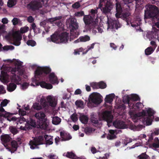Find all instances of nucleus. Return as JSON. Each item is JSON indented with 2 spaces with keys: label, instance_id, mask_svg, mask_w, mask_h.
Listing matches in <instances>:
<instances>
[{
  "label": "nucleus",
  "instance_id": "21",
  "mask_svg": "<svg viewBox=\"0 0 159 159\" xmlns=\"http://www.w3.org/2000/svg\"><path fill=\"white\" fill-rule=\"evenodd\" d=\"M60 134L63 141H67L71 139V137L70 134L64 131H61Z\"/></svg>",
  "mask_w": 159,
  "mask_h": 159
},
{
  "label": "nucleus",
  "instance_id": "55",
  "mask_svg": "<svg viewBox=\"0 0 159 159\" xmlns=\"http://www.w3.org/2000/svg\"><path fill=\"white\" fill-rule=\"evenodd\" d=\"M19 114L22 116L25 115L26 114V111L21 109L19 110Z\"/></svg>",
  "mask_w": 159,
  "mask_h": 159
},
{
  "label": "nucleus",
  "instance_id": "10",
  "mask_svg": "<svg viewBox=\"0 0 159 159\" xmlns=\"http://www.w3.org/2000/svg\"><path fill=\"white\" fill-rule=\"evenodd\" d=\"M43 138L42 136H39L34 138L33 140L30 142L29 144L30 148L34 149L37 148V146L43 143Z\"/></svg>",
  "mask_w": 159,
  "mask_h": 159
},
{
  "label": "nucleus",
  "instance_id": "15",
  "mask_svg": "<svg viewBox=\"0 0 159 159\" xmlns=\"http://www.w3.org/2000/svg\"><path fill=\"white\" fill-rule=\"evenodd\" d=\"M28 7L34 10L38 9L42 7V4L37 0L32 1L28 5Z\"/></svg>",
  "mask_w": 159,
  "mask_h": 159
},
{
  "label": "nucleus",
  "instance_id": "52",
  "mask_svg": "<svg viewBox=\"0 0 159 159\" xmlns=\"http://www.w3.org/2000/svg\"><path fill=\"white\" fill-rule=\"evenodd\" d=\"M95 44V43H93L90 46H88L87 47L88 49L86 51V52H87L89 50L93 48Z\"/></svg>",
  "mask_w": 159,
  "mask_h": 159
},
{
  "label": "nucleus",
  "instance_id": "36",
  "mask_svg": "<svg viewBox=\"0 0 159 159\" xmlns=\"http://www.w3.org/2000/svg\"><path fill=\"white\" fill-rule=\"evenodd\" d=\"M90 40V37L88 35H84L80 37V42H86L89 41Z\"/></svg>",
  "mask_w": 159,
  "mask_h": 159
},
{
  "label": "nucleus",
  "instance_id": "19",
  "mask_svg": "<svg viewBox=\"0 0 159 159\" xmlns=\"http://www.w3.org/2000/svg\"><path fill=\"white\" fill-rule=\"evenodd\" d=\"M59 43H66L69 39V34L66 33H63L59 35Z\"/></svg>",
  "mask_w": 159,
  "mask_h": 159
},
{
  "label": "nucleus",
  "instance_id": "32",
  "mask_svg": "<svg viewBox=\"0 0 159 159\" xmlns=\"http://www.w3.org/2000/svg\"><path fill=\"white\" fill-rule=\"evenodd\" d=\"M114 96L115 95L114 94L107 95L105 99V102L107 103H111L112 102Z\"/></svg>",
  "mask_w": 159,
  "mask_h": 159
},
{
  "label": "nucleus",
  "instance_id": "22",
  "mask_svg": "<svg viewBox=\"0 0 159 159\" xmlns=\"http://www.w3.org/2000/svg\"><path fill=\"white\" fill-rule=\"evenodd\" d=\"M0 138L2 143L4 145H7L6 144H4L9 142L11 139L10 135L7 134H4L1 135Z\"/></svg>",
  "mask_w": 159,
  "mask_h": 159
},
{
  "label": "nucleus",
  "instance_id": "47",
  "mask_svg": "<svg viewBox=\"0 0 159 159\" xmlns=\"http://www.w3.org/2000/svg\"><path fill=\"white\" fill-rule=\"evenodd\" d=\"M75 105L79 107H82L83 105V102L81 101H77L75 102Z\"/></svg>",
  "mask_w": 159,
  "mask_h": 159
},
{
  "label": "nucleus",
  "instance_id": "18",
  "mask_svg": "<svg viewBox=\"0 0 159 159\" xmlns=\"http://www.w3.org/2000/svg\"><path fill=\"white\" fill-rule=\"evenodd\" d=\"M113 5L109 2H107L106 4L105 7H104L101 10L102 13L105 14L110 13L113 8Z\"/></svg>",
  "mask_w": 159,
  "mask_h": 159
},
{
  "label": "nucleus",
  "instance_id": "37",
  "mask_svg": "<svg viewBox=\"0 0 159 159\" xmlns=\"http://www.w3.org/2000/svg\"><path fill=\"white\" fill-rule=\"evenodd\" d=\"M16 0H9L7 2V5L10 7H11L16 4Z\"/></svg>",
  "mask_w": 159,
  "mask_h": 159
},
{
  "label": "nucleus",
  "instance_id": "57",
  "mask_svg": "<svg viewBox=\"0 0 159 159\" xmlns=\"http://www.w3.org/2000/svg\"><path fill=\"white\" fill-rule=\"evenodd\" d=\"M5 27V25H2L0 26V36H1L2 33L3 32Z\"/></svg>",
  "mask_w": 159,
  "mask_h": 159
},
{
  "label": "nucleus",
  "instance_id": "62",
  "mask_svg": "<svg viewBox=\"0 0 159 159\" xmlns=\"http://www.w3.org/2000/svg\"><path fill=\"white\" fill-rule=\"evenodd\" d=\"M81 92L80 89H77L75 91L74 93L75 95L80 94L81 93Z\"/></svg>",
  "mask_w": 159,
  "mask_h": 159
},
{
  "label": "nucleus",
  "instance_id": "26",
  "mask_svg": "<svg viewBox=\"0 0 159 159\" xmlns=\"http://www.w3.org/2000/svg\"><path fill=\"white\" fill-rule=\"evenodd\" d=\"M117 133L116 131L113 130H110L109 134L107 136V139L111 140L114 139L116 138Z\"/></svg>",
  "mask_w": 159,
  "mask_h": 159
},
{
  "label": "nucleus",
  "instance_id": "41",
  "mask_svg": "<svg viewBox=\"0 0 159 159\" xmlns=\"http://www.w3.org/2000/svg\"><path fill=\"white\" fill-rule=\"evenodd\" d=\"M66 156L72 159H76V157L75 155L72 152H68L66 155Z\"/></svg>",
  "mask_w": 159,
  "mask_h": 159
},
{
  "label": "nucleus",
  "instance_id": "23",
  "mask_svg": "<svg viewBox=\"0 0 159 159\" xmlns=\"http://www.w3.org/2000/svg\"><path fill=\"white\" fill-rule=\"evenodd\" d=\"M47 100L51 106L54 107L56 105V100L53 96L49 95L47 97Z\"/></svg>",
  "mask_w": 159,
  "mask_h": 159
},
{
  "label": "nucleus",
  "instance_id": "40",
  "mask_svg": "<svg viewBox=\"0 0 159 159\" xmlns=\"http://www.w3.org/2000/svg\"><path fill=\"white\" fill-rule=\"evenodd\" d=\"M14 48V46L12 45L5 46L2 48L3 50L5 51H7L9 50H13Z\"/></svg>",
  "mask_w": 159,
  "mask_h": 159
},
{
  "label": "nucleus",
  "instance_id": "5",
  "mask_svg": "<svg viewBox=\"0 0 159 159\" xmlns=\"http://www.w3.org/2000/svg\"><path fill=\"white\" fill-rule=\"evenodd\" d=\"M29 30V28L27 26H25L20 28V31L15 32L12 34V38L11 39L13 41V44L16 46L20 45V40L21 39V36L20 34L24 33L27 32Z\"/></svg>",
  "mask_w": 159,
  "mask_h": 159
},
{
  "label": "nucleus",
  "instance_id": "16",
  "mask_svg": "<svg viewBox=\"0 0 159 159\" xmlns=\"http://www.w3.org/2000/svg\"><path fill=\"white\" fill-rule=\"evenodd\" d=\"M90 101L95 104L101 103V97L99 94L94 93L92 94L90 96Z\"/></svg>",
  "mask_w": 159,
  "mask_h": 159
},
{
  "label": "nucleus",
  "instance_id": "60",
  "mask_svg": "<svg viewBox=\"0 0 159 159\" xmlns=\"http://www.w3.org/2000/svg\"><path fill=\"white\" fill-rule=\"evenodd\" d=\"M27 20L29 22L32 23L34 21V19L31 16H30L28 18Z\"/></svg>",
  "mask_w": 159,
  "mask_h": 159
},
{
  "label": "nucleus",
  "instance_id": "14",
  "mask_svg": "<svg viewBox=\"0 0 159 159\" xmlns=\"http://www.w3.org/2000/svg\"><path fill=\"white\" fill-rule=\"evenodd\" d=\"M9 102V100L5 99L1 102L0 104V111L2 112V115L6 117H9L10 115V113L5 111L3 107L6 106Z\"/></svg>",
  "mask_w": 159,
  "mask_h": 159
},
{
  "label": "nucleus",
  "instance_id": "53",
  "mask_svg": "<svg viewBox=\"0 0 159 159\" xmlns=\"http://www.w3.org/2000/svg\"><path fill=\"white\" fill-rule=\"evenodd\" d=\"M29 85L27 83H23L21 85V89H25L27 88L28 86Z\"/></svg>",
  "mask_w": 159,
  "mask_h": 159
},
{
  "label": "nucleus",
  "instance_id": "29",
  "mask_svg": "<svg viewBox=\"0 0 159 159\" xmlns=\"http://www.w3.org/2000/svg\"><path fill=\"white\" fill-rule=\"evenodd\" d=\"M100 84H98V83H95V82H93L90 83L91 86L93 88V89H104L105 88V85L104 84L102 83V84L103 85V87Z\"/></svg>",
  "mask_w": 159,
  "mask_h": 159
},
{
  "label": "nucleus",
  "instance_id": "64",
  "mask_svg": "<svg viewBox=\"0 0 159 159\" xmlns=\"http://www.w3.org/2000/svg\"><path fill=\"white\" fill-rule=\"evenodd\" d=\"M91 121L92 122L95 124H97L98 123V121L96 118L92 117L91 118Z\"/></svg>",
  "mask_w": 159,
  "mask_h": 159
},
{
  "label": "nucleus",
  "instance_id": "3",
  "mask_svg": "<svg viewBox=\"0 0 159 159\" xmlns=\"http://www.w3.org/2000/svg\"><path fill=\"white\" fill-rule=\"evenodd\" d=\"M34 116L37 120L39 127L42 129H46L49 123L45 114L42 111L39 112L35 114Z\"/></svg>",
  "mask_w": 159,
  "mask_h": 159
},
{
  "label": "nucleus",
  "instance_id": "54",
  "mask_svg": "<svg viewBox=\"0 0 159 159\" xmlns=\"http://www.w3.org/2000/svg\"><path fill=\"white\" fill-rule=\"evenodd\" d=\"M9 21L7 18L5 17L2 18V22L3 24H6L8 23Z\"/></svg>",
  "mask_w": 159,
  "mask_h": 159
},
{
  "label": "nucleus",
  "instance_id": "34",
  "mask_svg": "<svg viewBox=\"0 0 159 159\" xmlns=\"http://www.w3.org/2000/svg\"><path fill=\"white\" fill-rule=\"evenodd\" d=\"M61 122V119L57 116H54L52 118V123L54 125H58Z\"/></svg>",
  "mask_w": 159,
  "mask_h": 159
},
{
  "label": "nucleus",
  "instance_id": "20",
  "mask_svg": "<svg viewBox=\"0 0 159 159\" xmlns=\"http://www.w3.org/2000/svg\"><path fill=\"white\" fill-rule=\"evenodd\" d=\"M113 124L116 128L118 129H124L127 127L126 125L122 121H116L113 123Z\"/></svg>",
  "mask_w": 159,
  "mask_h": 159
},
{
  "label": "nucleus",
  "instance_id": "38",
  "mask_svg": "<svg viewBox=\"0 0 159 159\" xmlns=\"http://www.w3.org/2000/svg\"><path fill=\"white\" fill-rule=\"evenodd\" d=\"M138 159H149V157L145 153L141 154L138 157Z\"/></svg>",
  "mask_w": 159,
  "mask_h": 159
},
{
  "label": "nucleus",
  "instance_id": "50",
  "mask_svg": "<svg viewBox=\"0 0 159 159\" xmlns=\"http://www.w3.org/2000/svg\"><path fill=\"white\" fill-rule=\"evenodd\" d=\"M80 6V3L79 2H76L72 5V7L74 8H78Z\"/></svg>",
  "mask_w": 159,
  "mask_h": 159
},
{
  "label": "nucleus",
  "instance_id": "28",
  "mask_svg": "<svg viewBox=\"0 0 159 159\" xmlns=\"http://www.w3.org/2000/svg\"><path fill=\"white\" fill-rule=\"evenodd\" d=\"M79 119L82 123L85 124L87 123L89 120L88 116L83 114H80Z\"/></svg>",
  "mask_w": 159,
  "mask_h": 159
},
{
  "label": "nucleus",
  "instance_id": "51",
  "mask_svg": "<svg viewBox=\"0 0 159 159\" xmlns=\"http://www.w3.org/2000/svg\"><path fill=\"white\" fill-rule=\"evenodd\" d=\"M152 135H158L159 134V128L155 129L154 131L152 133Z\"/></svg>",
  "mask_w": 159,
  "mask_h": 159
},
{
  "label": "nucleus",
  "instance_id": "6",
  "mask_svg": "<svg viewBox=\"0 0 159 159\" xmlns=\"http://www.w3.org/2000/svg\"><path fill=\"white\" fill-rule=\"evenodd\" d=\"M66 23L70 29L71 34L74 36L77 35L76 30L78 28L79 25L76 20L74 18H70L67 20Z\"/></svg>",
  "mask_w": 159,
  "mask_h": 159
},
{
  "label": "nucleus",
  "instance_id": "61",
  "mask_svg": "<svg viewBox=\"0 0 159 159\" xmlns=\"http://www.w3.org/2000/svg\"><path fill=\"white\" fill-rule=\"evenodd\" d=\"M143 127V125H139L136 127L135 130L139 131L142 129Z\"/></svg>",
  "mask_w": 159,
  "mask_h": 159
},
{
  "label": "nucleus",
  "instance_id": "9",
  "mask_svg": "<svg viewBox=\"0 0 159 159\" xmlns=\"http://www.w3.org/2000/svg\"><path fill=\"white\" fill-rule=\"evenodd\" d=\"M101 120H105L107 122L109 127L111 126L113 118L111 111H105L102 113L100 116Z\"/></svg>",
  "mask_w": 159,
  "mask_h": 159
},
{
  "label": "nucleus",
  "instance_id": "56",
  "mask_svg": "<svg viewBox=\"0 0 159 159\" xmlns=\"http://www.w3.org/2000/svg\"><path fill=\"white\" fill-rule=\"evenodd\" d=\"M98 9L96 8L95 9H92L90 11V13L92 15H94L98 12Z\"/></svg>",
  "mask_w": 159,
  "mask_h": 159
},
{
  "label": "nucleus",
  "instance_id": "24",
  "mask_svg": "<svg viewBox=\"0 0 159 159\" xmlns=\"http://www.w3.org/2000/svg\"><path fill=\"white\" fill-rule=\"evenodd\" d=\"M116 13L115 14V16L117 18H119L122 11V9L120 4L118 2L116 3Z\"/></svg>",
  "mask_w": 159,
  "mask_h": 159
},
{
  "label": "nucleus",
  "instance_id": "7",
  "mask_svg": "<svg viewBox=\"0 0 159 159\" xmlns=\"http://www.w3.org/2000/svg\"><path fill=\"white\" fill-rule=\"evenodd\" d=\"M17 125L19 124H21L22 125H20V129L21 130H26L30 128L31 125L28 123V122L26 121L24 118L21 117L20 119H18L17 120ZM33 127H35L36 125L34 123V125H31Z\"/></svg>",
  "mask_w": 159,
  "mask_h": 159
},
{
  "label": "nucleus",
  "instance_id": "59",
  "mask_svg": "<svg viewBox=\"0 0 159 159\" xmlns=\"http://www.w3.org/2000/svg\"><path fill=\"white\" fill-rule=\"evenodd\" d=\"M132 99L134 101H136L138 100L139 98L137 95H134L133 96Z\"/></svg>",
  "mask_w": 159,
  "mask_h": 159
},
{
  "label": "nucleus",
  "instance_id": "12",
  "mask_svg": "<svg viewBox=\"0 0 159 159\" xmlns=\"http://www.w3.org/2000/svg\"><path fill=\"white\" fill-rule=\"evenodd\" d=\"M40 103L41 106L39 103H35L33 104L32 107L35 110H39L42 109V107H44L48 105V103L45 98L43 96L40 99Z\"/></svg>",
  "mask_w": 159,
  "mask_h": 159
},
{
  "label": "nucleus",
  "instance_id": "33",
  "mask_svg": "<svg viewBox=\"0 0 159 159\" xmlns=\"http://www.w3.org/2000/svg\"><path fill=\"white\" fill-rule=\"evenodd\" d=\"M39 85L42 87L48 89H51L52 88V86L51 84L46 83L44 82H42L40 83Z\"/></svg>",
  "mask_w": 159,
  "mask_h": 159
},
{
  "label": "nucleus",
  "instance_id": "27",
  "mask_svg": "<svg viewBox=\"0 0 159 159\" xmlns=\"http://www.w3.org/2000/svg\"><path fill=\"white\" fill-rule=\"evenodd\" d=\"M49 78L50 81L53 84H58V81L57 80V77L53 73H51L49 75Z\"/></svg>",
  "mask_w": 159,
  "mask_h": 159
},
{
  "label": "nucleus",
  "instance_id": "43",
  "mask_svg": "<svg viewBox=\"0 0 159 159\" xmlns=\"http://www.w3.org/2000/svg\"><path fill=\"white\" fill-rule=\"evenodd\" d=\"M27 44L28 45H30L31 46L33 47L35 46L36 44V42L32 40H29L27 42Z\"/></svg>",
  "mask_w": 159,
  "mask_h": 159
},
{
  "label": "nucleus",
  "instance_id": "45",
  "mask_svg": "<svg viewBox=\"0 0 159 159\" xmlns=\"http://www.w3.org/2000/svg\"><path fill=\"white\" fill-rule=\"evenodd\" d=\"M70 118L72 121L74 122H76L78 120L77 115L76 114H73L70 116Z\"/></svg>",
  "mask_w": 159,
  "mask_h": 159
},
{
  "label": "nucleus",
  "instance_id": "42",
  "mask_svg": "<svg viewBox=\"0 0 159 159\" xmlns=\"http://www.w3.org/2000/svg\"><path fill=\"white\" fill-rule=\"evenodd\" d=\"M9 129L11 132L13 134H17L18 132L17 129L16 128L14 127L13 126H10L9 127Z\"/></svg>",
  "mask_w": 159,
  "mask_h": 159
},
{
  "label": "nucleus",
  "instance_id": "1",
  "mask_svg": "<svg viewBox=\"0 0 159 159\" xmlns=\"http://www.w3.org/2000/svg\"><path fill=\"white\" fill-rule=\"evenodd\" d=\"M129 98L128 96H125L123 98V101L125 103H128L130 109H132L129 111V113L133 120L134 122H136L138 120L141 119L144 124L147 125H151L152 119L154 118L153 115L154 113V111L151 108H148L147 110L148 115H146L144 110L141 112L135 114L132 111H134L133 109H136L142 108L143 107V105L141 102H138L134 105L129 102Z\"/></svg>",
  "mask_w": 159,
  "mask_h": 159
},
{
  "label": "nucleus",
  "instance_id": "13",
  "mask_svg": "<svg viewBox=\"0 0 159 159\" xmlns=\"http://www.w3.org/2000/svg\"><path fill=\"white\" fill-rule=\"evenodd\" d=\"M107 21L108 27L107 29L109 28H112L114 27L117 28L120 27V25L118 21L114 20L111 18H109L107 16Z\"/></svg>",
  "mask_w": 159,
  "mask_h": 159
},
{
  "label": "nucleus",
  "instance_id": "4",
  "mask_svg": "<svg viewBox=\"0 0 159 159\" xmlns=\"http://www.w3.org/2000/svg\"><path fill=\"white\" fill-rule=\"evenodd\" d=\"M146 10H145V18H148L155 17L157 18L159 11L158 8L155 6L152 5H147Z\"/></svg>",
  "mask_w": 159,
  "mask_h": 159
},
{
  "label": "nucleus",
  "instance_id": "17",
  "mask_svg": "<svg viewBox=\"0 0 159 159\" xmlns=\"http://www.w3.org/2000/svg\"><path fill=\"white\" fill-rule=\"evenodd\" d=\"M51 71V69L48 67H39L35 71V75H39L43 72L46 74L49 73Z\"/></svg>",
  "mask_w": 159,
  "mask_h": 159
},
{
  "label": "nucleus",
  "instance_id": "30",
  "mask_svg": "<svg viewBox=\"0 0 159 159\" xmlns=\"http://www.w3.org/2000/svg\"><path fill=\"white\" fill-rule=\"evenodd\" d=\"M59 35L57 33H55L51 36V41L57 43H59Z\"/></svg>",
  "mask_w": 159,
  "mask_h": 159
},
{
  "label": "nucleus",
  "instance_id": "44",
  "mask_svg": "<svg viewBox=\"0 0 159 159\" xmlns=\"http://www.w3.org/2000/svg\"><path fill=\"white\" fill-rule=\"evenodd\" d=\"M11 22L13 25H15L20 22V20L17 18H14L12 20Z\"/></svg>",
  "mask_w": 159,
  "mask_h": 159
},
{
  "label": "nucleus",
  "instance_id": "31",
  "mask_svg": "<svg viewBox=\"0 0 159 159\" xmlns=\"http://www.w3.org/2000/svg\"><path fill=\"white\" fill-rule=\"evenodd\" d=\"M150 147L155 148H159V140L158 138L156 137L154 139V143L150 145Z\"/></svg>",
  "mask_w": 159,
  "mask_h": 159
},
{
  "label": "nucleus",
  "instance_id": "58",
  "mask_svg": "<svg viewBox=\"0 0 159 159\" xmlns=\"http://www.w3.org/2000/svg\"><path fill=\"white\" fill-rule=\"evenodd\" d=\"M6 92L5 90L2 85H0V93H4Z\"/></svg>",
  "mask_w": 159,
  "mask_h": 159
},
{
  "label": "nucleus",
  "instance_id": "39",
  "mask_svg": "<svg viewBox=\"0 0 159 159\" xmlns=\"http://www.w3.org/2000/svg\"><path fill=\"white\" fill-rule=\"evenodd\" d=\"M153 51L152 48L151 47H149L145 50V52L146 55H149L152 53Z\"/></svg>",
  "mask_w": 159,
  "mask_h": 159
},
{
  "label": "nucleus",
  "instance_id": "2",
  "mask_svg": "<svg viewBox=\"0 0 159 159\" xmlns=\"http://www.w3.org/2000/svg\"><path fill=\"white\" fill-rule=\"evenodd\" d=\"M22 65V62L18 61H16L15 63V67L12 68L10 73L8 72V74L7 73L2 70L0 80L3 82H6L8 81L10 77L12 81L15 82L17 84H20L21 79L18 75L16 76V74L20 75L22 74L23 71L21 69Z\"/></svg>",
  "mask_w": 159,
  "mask_h": 159
},
{
  "label": "nucleus",
  "instance_id": "63",
  "mask_svg": "<svg viewBox=\"0 0 159 159\" xmlns=\"http://www.w3.org/2000/svg\"><path fill=\"white\" fill-rule=\"evenodd\" d=\"M44 138L46 141H48L52 139V137L51 136H48V135H45L44 136Z\"/></svg>",
  "mask_w": 159,
  "mask_h": 159
},
{
  "label": "nucleus",
  "instance_id": "25",
  "mask_svg": "<svg viewBox=\"0 0 159 159\" xmlns=\"http://www.w3.org/2000/svg\"><path fill=\"white\" fill-rule=\"evenodd\" d=\"M62 18V16H59L54 18H50L48 20V21L50 22H54L58 26L60 25L61 21L60 20Z\"/></svg>",
  "mask_w": 159,
  "mask_h": 159
},
{
  "label": "nucleus",
  "instance_id": "48",
  "mask_svg": "<svg viewBox=\"0 0 159 159\" xmlns=\"http://www.w3.org/2000/svg\"><path fill=\"white\" fill-rule=\"evenodd\" d=\"M84 15V12L83 11H78L76 12L75 14V16L77 17H80L83 16Z\"/></svg>",
  "mask_w": 159,
  "mask_h": 159
},
{
  "label": "nucleus",
  "instance_id": "49",
  "mask_svg": "<svg viewBox=\"0 0 159 159\" xmlns=\"http://www.w3.org/2000/svg\"><path fill=\"white\" fill-rule=\"evenodd\" d=\"M103 27L102 25L100 24L98 25L97 28V29L98 30V32L100 33H102L103 31Z\"/></svg>",
  "mask_w": 159,
  "mask_h": 159
},
{
  "label": "nucleus",
  "instance_id": "11",
  "mask_svg": "<svg viewBox=\"0 0 159 159\" xmlns=\"http://www.w3.org/2000/svg\"><path fill=\"white\" fill-rule=\"evenodd\" d=\"M21 139L18 138L16 139V140H13L11 142V149L7 147V145H4V146L9 151H10L11 153H12L16 150L19 145L21 144Z\"/></svg>",
  "mask_w": 159,
  "mask_h": 159
},
{
  "label": "nucleus",
  "instance_id": "8",
  "mask_svg": "<svg viewBox=\"0 0 159 159\" xmlns=\"http://www.w3.org/2000/svg\"><path fill=\"white\" fill-rule=\"evenodd\" d=\"M83 20L86 25H90L95 27L98 23V18L97 17L94 20L89 15H84L83 17Z\"/></svg>",
  "mask_w": 159,
  "mask_h": 159
},
{
  "label": "nucleus",
  "instance_id": "46",
  "mask_svg": "<svg viewBox=\"0 0 159 159\" xmlns=\"http://www.w3.org/2000/svg\"><path fill=\"white\" fill-rule=\"evenodd\" d=\"M94 129L90 128L87 127L85 128V133L87 134H89L93 132L94 131Z\"/></svg>",
  "mask_w": 159,
  "mask_h": 159
},
{
  "label": "nucleus",
  "instance_id": "35",
  "mask_svg": "<svg viewBox=\"0 0 159 159\" xmlns=\"http://www.w3.org/2000/svg\"><path fill=\"white\" fill-rule=\"evenodd\" d=\"M16 85L14 83H10L7 86V90L9 92L13 91L16 88Z\"/></svg>",
  "mask_w": 159,
  "mask_h": 159
}]
</instances>
